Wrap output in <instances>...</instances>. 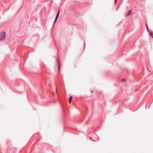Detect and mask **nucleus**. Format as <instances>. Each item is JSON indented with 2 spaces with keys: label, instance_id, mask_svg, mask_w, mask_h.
<instances>
[{
  "label": "nucleus",
  "instance_id": "7",
  "mask_svg": "<svg viewBox=\"0 0 153 153\" xmlns=\"http://www.w3.org/2000/svg\"><path fill=\"white\" fill-rule=\"evenodd\" d=\"M121 81H125V79H122Z\"/></svg>",
  "mask_w": 153,
  "mask_h": 153
},
{
  "label": "nucleus",
  "instance_id": "6",
  "mask_svg": "<svg viewBox=\"0 0 153 153\" xmlns=\"http://www.w3.org/2000/svg\"><path fill=\"white\" fill-rule=\"evenodd\" d=\"M146 27L147 29L148 30V26H147V25L146 24Z\"/></svg>",
  "mask_w": 153,
  "mask_h": 153
},
{
  "label": "nucleus",
  "instance_id": "5",
  "mask_svg": "<svg viewBox=\"0 0 153 153\" xmlns=\"http://www.w3.org/2000/svg\"><path fill=\"white\" fill-rule=\"evenodd\" d=\"M72 96H71V97H70V98H69V103H71V100H72Z\"/></svg>",
  "mask_w": 153,
  "mask_h": 153
},
{
  "label": "nucleus",
  "instance_id": "3",
  "mask_svg": "<svg viewBox=\"0 0 153 153\" xmlns=\"http://www.w3.org/2000/svg\"><path fill=\"white\" fill-rule=\"evenodd\" d=\"M57 62L58 65V72H59V71H60V62L59 61L58 59H57Z\"/></svg>",
  "mask_w": 153,
  "mask_h": 153
},
{
  "label": "nucleus",
  "instance_id": "10",
  "mask_svg": "<svg viewBox=\"0 0 153 153\" xmlns=\"http://www.w3.org/2000/svg\"><path fill=\"white\" fill-rule=\"evenodd\" d=\"M91 117L88 120V121L90 120V119H91Z\"/></svg>",
  "mask_w": 153,
  "mask_h": 153
},
{
  "label": "nucleus",
  "instance_id": "12",
  "mask_svg": "<svg viewBox=\"0 0 153 153\" xmlns=\"http://www.w3.org/2000/svg\"><path fill=\"white\" fill-rule=\"evenodd\" d=\"M89 138L90 139H91V138L90 137H89Z\"/></svg>",
  "mask_w": 153,
  "mask_h": 153
},
{
  "label": "nucleus",
  "instance_id": "1",
  "mask_svg": "<svg viewBox=\"0 0 153 153\" xmlns=\"http://www.w3.org/2000/svg\"><path fill=\"white\" fill-rule=\"evenodd\" d=\"M5 36V33L4 32H2L0 33V41H2L4 39Z\"/></svg>",
  "mask_w": 153,
  "mask_h": 153
},
{
  "label": "nucleus",
  "instance_id": "4",
  "mask_svg": "<svg viewBox=\"0 0 153 153\" xmlns=\"http://www.w3.org/2000/svg\"><path fill=\"white\" fill-rule=\"evenodd\" d=\"M131 12V10H129L128 12L126 14V16H129L130 15Z\"/></svg>",
  "mask_w": 153,
  "mask_h": 153
},
{
  "label": "nucleus",
  "instance_id": "11",
  "mask_svg": "<svg viewBox=\"0 0 153 153\" xmlns=\"http://www.w3.org/2000/svg\"><path fill=\"white\" fill-rule=\"evenodd\" d=\"M91 93H93V91H91Z\"/></svg>",
  "mask_w": 153,
  "mask_h": 153
},
{
  "label": "nucleus",
  "instance_id": "8",
  "mask_svg": "<svg viewBox=\"0 0 153 153\" xmlns=\"http://www.w3.org/2000/svg\"><path fill=\"white\" fill-rule=\"evenodd\" d=\"M117 2V0H115L114 3L115 4H116Z\"/></svg>",
  "mask_w": 153,
  "mask_h": 153
},
{
  "label": "nucleus",
  "instance_id": "9",
  "mask_svg": "<svg viewBox=\"0 0 153 153\" xmlns=\"http://www.w3.org/2000/svg\"><path fill=\"white\" fill-rule=\"evenodd\" d=\"M150 34L152 37V34L151 33H150Z\"/></svg>",
  "mask_w": 153,
  "mask_h": 153
},
{
  "label": "nucleus",
  "instance_id": "2",
  "mask_svg": "<svg viewBox=\"0 0 153 153\" xmlns=\"http://www.w3.org/2000/svg\"><path fill=\"white\" fill-rule=\"evenodd\" d=\"M59 12H60V11L59 10L58 12V13H57V14H56V17L55 19L54 20V22L53 23V25L55 23V22H56V21L57 19L58 18V17H59Z\"/></svg>",
  "mask_w": 153,
  "mask_h": 153
}]
</instances>
